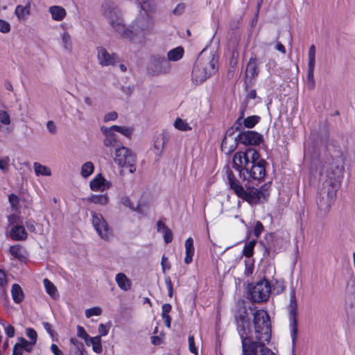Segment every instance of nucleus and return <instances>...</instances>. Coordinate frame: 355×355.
<instances>
[{
	"label": "nucleus",
	"instance_id": "nucleus-1",
	"mask_svg": "<svg viewBox=\"0 0 355 355\" xmlns=\"http://www.w3.org/2000/svg\"><path fill=\"white\" fill-rule=\"evenodd\" d=\"M237 331L242 343L243 355H275L266 345L271 338V323L268 313L257 310L253 314L252 330L244 315L236 318Z\"/></svg>",
	"mask_w": 355,
	"mask_h": 355
},
{
	"label": "nucleus",
	"instance_id": "nucleus-2",
	"mask_svg": "<svg viewBox=\"0 0 355 355\" xmlns=\"http://www.w3.org/2000/svg\"><path fill=\"white\" fill-rule=\"evenodd\" d=\"M102 14L111 27L123 37L133 40L132 31L126 27L118 8L111 1L102 4Z\"/></svg>",
	"mask_w": 355,
	"mask_h": 355
},
{
	"label": "nucleus",
	"instance_id": "nucleus-3",
	"mask_svg": "<svg viewBox=\"0 0 355 355\" xmlns=\"http://www.w3.org/2000/svg\"><path fill=\"white\" fill-rule=\"evenodd\" d=\"M227 180L230 188L234 191L236 195L248 202L250 205H254L266 202L263 198L264 194L259 192L258 189L254 187H248L245 189L230 171H227Z\"/></svg>",
	"mask_w": 355,
	"mask_h": 355
},
{
	"label": "nucleus",
	"instance_id": "nucleus-4",
	"mask_svg": "<svg viewBox=\"0 0 355 355\" xmlns=\"http://www.w3.org/2000/svg\"><path fill=\"white\" fill-rule=\"evenodd\" d=\"M217 61L213 55H200L198 58L192 71V80L199 85L216 71Z\"/></svg>",
	"mask_w": 355,
	"mask_h": 355
},
{
	"label": "nucleus",
	"instance_id": "nucleus-5",
	"mask_svg": "<svg viewBox=\"0 0 355 355\" xmlns=\"http://www.w3.org/2000/svg\"><path fill=\"white\" fill-rule=\"evenodd\" d=\"M344 157L338 152L335 157L327 163L325 171V179L322 183L327 187L334 186L338 189L343 178Z\"/></svg>",
	"mask_w": 355,
	"mask_h": 355
},
{
	"label": "nucleus",
	"instance_id": "nucleus-6",
	"mask_svg": "<svg viewBox=\"0 0 355 355\" xmlns=\"http://www.w3.org/2000/svg\"><path fill=\"white\" fill-rule=\"evenodd\" d=\"M152 8L149 10H144L141 6V9L144 11V13H141L140 15L135 21L132 28H129L132 31V35L134 36L133 40H130L132 42H137V37L139 40H142L146 33L149 32L153 27L154 21L152 17L150 15L154 8V3L150 0Z\"/></svg>",
	"mask_w": 355,
	"mask_h": 355
},
{
	"label": "nucleus",
	"instance_id": "nucleus-7",
	"mask_svg": "<svg viewBox=\"0 0 355 355\" xmlns=\"http://www.w3.org/2000/svg\"><path fill=\"white\" fill-rule=\"evenodd\" d=\"M338 189L334 186L327 187L322 183L318 190L316 202L320 211L326 214L330 209L331 205L336 196Z\"/></svg>",
	"mask_w": 355,
	"mask_h": 355
},
{
	"label": "nucleus",
	"instance_id": "nucleus-8",
	"mask_svg": "<svg viewBox=\"0 0 355 355\" xmlns=\"http://www.w3.org/2000/svg\"><path fill=\"white\" fill-rule=\"evenodd\" d=\"M114 154V162L119 166L129 167V171L132 173L136 171V156L130 149L123 146H119L115 148Z\"/></svg>",
	"mask_w": 355,
	"mask_h": 355
},
{
	"label": "nucleus",
	"instance_id": "nucleus-9",
	"mask_svg": "<svg viewBox=\"0 0 355 355\" xmlns=\"http://www.w3.org/2000/svg\"><path fill=\"white\" fill-rule=\"evenodd\" d=\"M266 161L261 159L255 163L250 164L243 171H241V178L248 181L251 180L260 181L263 180L266 176Z\"/></svg>",
	"mask_w": 355,
	"mask_h": 355
},
{
	"label": "nucleus",
	"instance_id": "nucleus-10",
	"mask_svg": "<svg viewBox=\"0 0 355 355\" xmlns=\"http://www.w3.org/2000/svg\"><path fill=\"white\" fill-rule=\"evenodd\" d=\"M290 325L293 345H295L297 337V303L296 300L295 289L292 287L290 292V303L288 305Z\"/></svg>",
	"mask_w": 355,
	"mask_h": 355
},
{
	"label": "nucleus",
	"instance_id": "nucleus-11",
	"mask_svg": "<svg viewBox=\"0 0 355 355\" xmlns=\"http://www.w3.org/2000/svg\"><path fill=\"white\" fill-rule=\"evenodd\" d=\"M270 289V282L263 279L250 289V298L255 302H265L269 297Z\"/></svg>",
	"mask_w": 355,
	"mask_h": 355
},
{
	"label": "nucleus",
	"instance_id": "nucleus-12",
	"mask_svg": "<svg viewBox=\"0 0 355 355\" xmlns=\"http://www.w3.org/2000/svg\"><path fill=\"white\" fill-rule=\"evenodd\" d=\"M171 70V64L164 57L156 55L152 57L148 71L152 76H157L159 74H166L169 73Z\"/></svg>",
	"mask_w": 355,
	"mask_h": 355
},
{
	"label": "nucleus",
	"instance_id": "nucleus-13",
	"mask_svg": "<svg viewBox=\"0 0 355 355\" xmlns=\"http://www.w3.org/2000/svg\"><path fill=\"white\" fill-rule=\"evenodd\" d=\"M315 65V47L311 45L308 52V69L306 73V85L309 89L315 87L314 69Z\"/></svg>",
	"mask_w": 355,
	"mask_h": 355
},
{
	"label": "nucleus",
	"instance_id": "nucleus-14",
	"mask_svg": "<svg viewBox=\"0 0 355 355\" xmlns=\"http://www.w3.org/2000/svg\"><path fill=\"white\" fill-rule=\"evenodd\" d=\"M92 224L96 231L102 239H108L110 231L107 222L101 214H92Z\"/></svg>",
	"mask_w": 355,
	"mask_h": 355
},
{
	"label": "nucleus",
	"instance_id": "nucleus-15",
	"mask_svg": "<svg viewBox=\"0 0 355 355\" xmlns=\"http://www.w3.org/2000/svg\"><path fill=\"white\" fill-rule=\"evenodd\" d=\"M240 143L245 146H257L263 141V136L255 131H244L237 135Z\"/></svg>",
	"mask_w": 355,
	"mask_h": 355
},
{
	"label": "nucleus",
	"instance_id": "nucleus-16",
	"mask_svg": "<svg viewBox=\"0 0 355 355\" xmlns=\"http://www.w3.org/2000/svg\"><path fill=\"white\" fill-rule=\"evenodd\" d=\"M97 50L98 62L102 67L113 66L117 62L118 58L114 53H110L104 47L98 46Z\"/></svg>",
	"mask_w": 355,
	"mask_h": 355
},
{
	"label": "nucleus",
	"instance_id": "nucleus-17",
	"mask_svg": "<svg viewBox=\"0 0 355 355\" xmlns=\"http://www.w3.org/2000/svg\"><path fill=\"white\" fill-rule=\"evenodd\" d=\"M250 162L248 161L244 152H237L234 154L233 157V167L239 172V176L241 177V171L243 170L248 166H250Z\"/></svg>",
	"mask_w": 355,
	"mask_h": 355
},
{
	"label": "nucleus",
	"instance_id": "nucleus-18",
	"mask_svg": "<svg viewBox=\"0 0 355 355\" xmlns=\"http://www.w3.org/2000/svg\"><path fill=\"white\" fill-rule=\"evenodd\" d=\"M10 236L14 241H25L28 238V233L22 225H15L11 228Z\"/></svg>",
	"mask_w": 355,
	"mask_h": 355
},
{
	"label": "nucleus",
	"instance_id": "nucleus-19",
	"mask_svg": "<svg viewBox=\"0 0 355 355\" xmlns=\"http://www.w3.org/2000/svg\"><path fill=\"white\" fill-rule=\"evenodd\" d=\"M101 131L105 135V139L103 141V144L107 147H119L121 146L119 145V141L117 139L116 135L114 133H112L109 131L107 128L102 127Z\"/></svg>",
	"mask_w": 355,
	"mask_h": 355
},
{
	"label": "nucleus",
	"instance_id": "nucleus-20",
	"mask_svg": "<svg viewBox=\"0 0 355 355\" xmlns=\"http://www.w3.org/2000/svg\"><path fill=\"white\" fill-rule=\"evenodd\" d=\"M259 70L258 63L255 58H251L246 66L245 76L249 78H254L259 74Z\"/></svg>",
	"mask_w": 355,
	"mask_h": 355
},
{
	"label": "nucleus",
	"instance_id": "nucleus-21",
	"mask_svg": "<svg viewBox=\"0 0 355 355\" xmlns=\"http://www.w3.org/2000/svg\"><path fill=\"white\" fill-rule=\"evenodd\" d=\"M49 12L55 21H62L67 15L65 9L59 6H53L49 8Z\"/></svg>",
	"mask_w": 355,
	"mask_h": 355
},
{
	"label": "nucleus",
	"instance_id": "nucleus-22",
	"mask_svg": "<svg viewBox=\"0 0 355 355\" xmlns=\"http://www.w3.org/2000/svg\"><path fill=\"white\" fill-rule=\"evenodd\" d=\"M186 257L184 258V262L187 264L190 263L193 260V256L194 254V247L193 240L191 237L188 238L184 243Z\"/></svg>",
	"mask_w": 355,
	"mask_h": 355
},
{
	"label": "nucleus",
	"instance_id": "nucleus-23",
	"mask_svg": "<svg viewBox=\"0 0 355 355\" xmlns=\"http://www.w3.org/2000/svg\"><path fill=\"white\" fill-rule=\"evenodd\" d=\"M242 118H243V116L241 115L236 121L234 125L227 130L224 138H227L228 139H230V140L235 139L237 141V144H239V139H237V136L234 137V135L235 131L239 130L240 129V127L242 125V121H241Z\"/></svg>",
	"mask_w": 355,
	"mask_h": 355
},
{
	"label": "nucleus",
	"instance_id": "nucleus-24",
	"mask_svg": "<svg viewBox=\"0 0 355 355\" xmlns=\"http://www.w3.org/2000/svg\"><path fill=\"white\" fill-rule=\"evenodd\" d=\"M168 140V137L163 133L160 134L154 142V148L156 150L155 153L160 155L162 153V150Z\"/></svg>",
	"mask_w": 355,
	"mask_h": 355
},
{
	"label": "nucleus",
	"instance_id": "nucleus-25",
	"mask_svg": "<svg viewBox=\"0 0 355 355\" xmlns=\"http://www.w3.org/2000/svg\"><path fill=\"white\" fill-rule=\"evenodd\" d=\"M116 282L119 286V287L123 291H128L130 289L131 284L130 279L127 277V276L122 273H118L116 275Z\"/></svg>",
	"mask_w": 355,
	"mask_h": 355
},
{
	"label": "nucleus",
	"instance_id": "nucleus-26",
	"mask_svg": "<svg viewBox=\"0 0 355 355\" xmlns=\"http://www.w3.org/2000/svg\"><path fill=\"white\" fill-rule=\"evenodd\" d=\"M238 144L235 139H228L223 138L221 143V150L226 154H230L233 152L237 147Z\"/></svg>",
	"mask_w": 355,
	"mask_h": 355
},
{
	"label": "nucleus",
	"instance_id": "nucleus-27",
	"mask_svg": "<svg viewBox=\"0 0 355 355\" xmlns=\"http://www.w3.org/2000/svg\"><path fill=\"white\" fill-rule=\"evenodd\" d=\"M11 294L14 302L17 304L21 303L24 299V294L22 288L17 284H14L12 286Z\"/></svg>",
	"mask_w": 355,
	"mask_h": 355
},
{
	"label": "nucleus",
	"instance_id": "nucleus-28",
	"mask_svg": "<svg viewBox=\"0 0 355 355\" xmlns=\"http://www.w3.org/2000/svg\"><path fill=\"white\" fill-rule=\"evenodd\" d=\"M105 179L101 173L98 174L89 183L90 189L92 191H97L101 190L104 185Z\"/></svg>",
	"mask_w": 355,
	"mask_h": 355
},
{
	"label": "nucleus",
	"instance_id": "nucleus-29",
	"mask_svg": "<svg viewBox=\"0 0 355 355\" xmlns=\"http://www.w3.org/2000/svg\"><path fill=\"white\" fill-rule=\"evenodd\" d=\"M184 54V49L181 46L176 47L168 52V60L169 61H178L182 58Z\"/></svg>",
	"mask_w": 355,
	"mask_h": 355
},
{
	"label": "nucleus",
	"instance_id": "nucleus-30",
	"mask_svg": "<svg viewBox=\"0 0 355 355\" xmlns=\"http://www.w3.org/2000/svg\"><path fill=\"white\" fill-rule=\"evenodd\" d=\"M15 14L19 20L25 19L30 15V6L18 5L15 10Z\"/></svg>",
	"mask_w": 355,
	"mask_h": 355
},
{
	"label": "nucleus",
	"instance_id": "nucleus-31",
	"mask_svg": "<svg viewBox=\"0 0 355 355\" xmlns=\"http://www.w3.org/2000/svg\"><path fill=\"white\" fill-rule=\"evenodd\" d=\"M33 168L35 170V174L39 175H43V176H50L51 175V169L44 165H42L41 164L38 162H35L33 164Z\"/></svg>",
	"mask_w": 355,
	"mask_h": 355
},
{
	"label": "nucleus",
	"instance_id": "nucleus-32",
	"mask_svg": "<svg viewBox=\"0 0 355 355\" xmlns=\"http://www.w3.org/2000/svg\"><path fill=\"white\" fill-rule=\"evenodd\" d=\"M244 154L248 161L250 162V164L255 163L261 159L259 153L254 148H248L245 152H244Z\"/></svg>",
	"mask_w": 355,
	"mask_h": 355
},
{
	"label": "nucleus",
	"instance_id": "nucleus-33",
	"mask_svg": "<svg viewBox=\"0 0 355 355\" xmlns=\"http://www.w3.org/2000/svg\"><path fill=\"white\" fill-rule=\"evenodd\" d=\"M109 198L107 195H92L87 198V201L94 204L105 205L107 204Z\"/></svg>",
	"mask_w": 355,
	"mask_h": 355
},
{
	"label": "nucleus",
	"instance_id": "nucleus-34",
	"mask_svg": "<svg viewBox=\"0 0 355 355\" xmlns=\"http://www.w3.org/2000/svg\"><path fill=\"white\" fill-rule=\"evenodd\" d=\"M94 171V165L92 162H87L81 167L80 174L84 178L89 177Z\"/></svg>",
	"mask_w": 355,
	"mask_h": 355
},
{
	"label": "nucleus",
	"instance_id": "nucleus-35",
	"mask_svg": "<svg viewBox=\"0 0 355 355\" xmlns=\"http://www.w3.org/2000/svg\"><path fill=\"white\" fill-rule=\"evenodd\" d=\"M91 344L92 345L93 350L100 354L103 351L102 345H101V336H95L92 338H89L88 340V344Z\"/></svg>",
	"mask_w": 355,
	"mask_h": 355
},
{
	"label": "nucleus",
	"instance_id": "nucleus-36",
	"mask_svg": "<svg viewBox=\"0 0 355 355\" xmlns=\"http://www.w3.org/2000/svg\"><path fill=\"white\" fill-rule=\"evenodd\" d=\"M43 283L46 293L51 297H54L57 295V289L54 284L48 279H44Z\"/></svg>",
	"mask_w": 355,
	"mask_h": 355
},
{
	"label": "nucleus",
	"instance_id": "nucleus-37",
	"mask_svg": "<svg viewBox=\"0 0 355 355\" xmlns=\"http://www.w3.org/2000/svg\"><path fill=\"white\" fill-rule=\"evenodd\" d=\"M255 244L256 241L254 240L250 241L248 243H247L243 248V254L248 258L252 257L254 254V248Z\"/></svg>",
	"mask_w": 355,
	"mask_h": 355
},
{
	"label": "nucleus",
	"instance_id": "nucleus-38",
	"mask_svg": "<svg viewBox=\"0 0 355 355\" xmlns=\"http://www.w3.org/2000/svg\"><path fill=\"white\" fill-rule=\"evenodd\" d=\"M259 120H260V116H257V115H253V116H248L247 118H245L243 120V123L245 128H252L253 127H254V125L256 124H257L259 123Z\"/></svg>",
	"mask_w": 355,
	"mask_h": 355
},
{
	"label": "nucleus",
	"instance_id": "nucleus-39",
	"mask_svg": "<svg viewBox=\"0 0 355 355\" xmlns=\"http://www.w3.org/2000/svg\"><path fill=\"white\" fill-rule=\"evenodd\" d=\"M19 343H16V345H19V347L22 349H24L25 351L28 352H31L33 349V346L35 345V343H33L31 341H28L25 338L21 337L19 338Z\"/></svg>",
	"mask_w": 355,
	"mask_h": 355
},
{
	"label": "nucleus",
	"instance_id": "nucleus-40",
	"mask_svg": "<svg viewBox=\"0 0 355 355\" xmlns=\"http://www.w3.org/2000/svg\"><path fill=\"white\" fill-rule=\"evenodd\" d=\"M9 251L12 256L19 260H21L24 258V255L21 252V246L19 245H11Z\"/></svg>",
	"mask_w": 355,
	"mask_h": 355
},
{
	"label": "nucleus",
	"instance_id": "nucleus-41",
	"mask_svg": "<svg viewBox=\"0 0 355 355\" xmlns=\"http://www.w3.org/2000/svg\"><path fill=\"white\" fill-rule=\"evenodd\" d=\"M174 125L177 129L182 131H187L191 130V128L189 126V125L180 118L176 119L174 123Z\"/></svg>",
	"mask_w": 355,
	"mask_h": 355
},
{
	"label": "nucleus",
	"instance_id": "nucleus-42",
	"mask_svg": "<svg viewBox=\"0 0 355 355\" xmlns=\"http://www.w3.org/2000/svg\"><path fill=\"white\" fill-rule=\"evenodd\" d=\"M102 314V309L98 306H94L85 310V316L89 318L93 315H101Z\"/></svg>",
	"mask_w": 355,
	"mask_h": 355
},
{
	"label": "nucleus",
	"instance_id": "nucleus-43",
	"mask_svg": "<svg viewBox=\"0 0 355 355\" xmlns=\"http://www.w3.org/2000/svg\"><path fill=\"white\" fill-rule=\"evenodd\" d=\"M62 40L64 45V48L67 50H71L72 46L71 40L70 35L64 32L62 35Z\"/></svg>",
	"mask_w": 355,
	"mask_h": 355
},
{
	"label": "nucleus",
	"instance_id": "nucleus-44",
	"mask_svg": "<svg viewBox=\"0 0 355 355\" xmlns=\"http://www.w3.org/2000/svg\"><path fill=\"white\" fill-rule=\"evenodd\" d=\"M11 26L8 21L0 19V32L2 33H8L10 31Z\"/></svg>",
	"mask_w": 355,
	"mask_h": 355
},
{
	"label": "nucleus",
	"instance_id": "nucleus-45",
	"mask_svg": "<svg viewBox=\"0 0 355 355\" xmlns=\"http://www.w3.org/2000/svg\"><path fill=\"white\" fill-rule=\"evenodd\" d=\"M77 335L78 337L84 339L86 343L88 344L89 336L83 327L79 325L77 327Z\"/></svg>",
	"mask_w": 355,
	"mask_h": 355
},
{
	"label": "nucleus",
	"instance_id": "nucleus-46",
	"mask_svg": "<svg viewBox=\"0 0 355 355\" xmlns=\"http://www.w3.org/2000/svg\"><path fill=\"white\" fill-rule=\"evenodd\" d=\"M0 122L3 125H9L10 123V116L4 110H0Z\"/></svg>",
	"mask_w": 355,
	"mask_h": 355
},
{
	"label": "nucleus",
	"instance_id": "nucleus-47",
	"mask_svg": "<svg viewBox=\"0 0 355 355\" xmlns=\"http://www.w3.org/2000/svg\"><path fill=\"white\" fill-rule=\"evenodd\" d=\"M189 351L194 354L195 355H198V349L196 348L195 345V340L193 336L189 335Z\"/></svg>",
	"mask_w": 355,
	"mask_h": 355
},
{
	"label": "nucleus",
	"instance_id": "nucleus-48",
	"mask_svg": "<svg viewBox=\"0 0 355 355\" xmlns=\"http://www.w3.org/2000/svg\"><path fill=\"white\" fill-rule=\"evenodd\" d=\"M26 333V336L31 339V341L35 344L37 338V332L32 328H28Z\"/></svg>",
	"mask_w": 355,
	"mask_h": 355
},
{
	"label": "nucleus",
	"instance_id": "nucleus-49",
	"mask_svg": "<svg viewBox=\"0 0 355 355\" xmlns=\"http://www.w3.org/2000/svg\"><path fill=\"white\" fill-rule=\"evenodd\" d=\"M164 239L166 243H169L173 240V232L168 227L163 230Z\"/></svg>",
	"mask_w": 355,
	"mask_h": 355
},
{
	"label": "nucleus",
	"instance_id": "nucleus-50",
	"mask_svg": "<svg viewBox=\"0 0 355 355\" xmlns=\"http://www.w3.org/2000/svg\"><path fill=\"white\" fill-rule=\"evenodd\" d=\"M70 343L71 347L69 349H84V344L76 338H71L70 339Z\"/></svg>",
	"mask_w": 355,
	"mask_h": 355
},
{
	"label": "nucleus",
	"instance_id": "nucleus-51",
	"mask_svg": "<svg viewBox=\"0 0 355 355\" xmlns=\"http://www.w3.org/2000/svg\"><path fill=\"white\" fill-rule=\"evenodd\" d=\"M270 186V182L266 183L264 185H263L261 187H260V189H258L259 192H261L263 194H264L263 196V200H265V201L267 200V198L269 196L268 191H269Z\"/></svg>",
	"mask_w": 355,
	"mask_h": 355
},
{
	"label": "nucleus",
	"instance_id": "nucleus-52",
	"mask_svg": "<svg viewBox=\"0 0 355 355\" xmlns=\"http://www.w3.org/2000/svg\"><path fill=\"white\" fill-rule=\"evenodd\" d=\"M263 224L260 221H257L256 223V224H255V226H254V230H253L254 235L257 238H259L260 234L263 232Z\"/></svg>",
	"mask_w": 355,
	"mask_h": 355
},
{
	"label": "nucleus",
	"instance_id": "nucleus-53",
	"mask_svg": "<svg viewBox=\"0 0 355 355\" xmlns=\"http://www.w3.org/2000/svg\"><path fill=\"white\" fill-rule=\"evenodd\" d=\"M119 132L121 133L126 137H130L131 135H132L133 129L125 126H121Z\"/></svg>",
	"mask_w": 355,
	"mask_h": 355
},
{
	"label": "nucleus",
	"instance_id": "nucleus-54",
	"mask_svg": "<svg viewBox=\"0 0 355 355\" xmlns=\"http://www.w3.org/2000/svg\"><path fill=\"white\" fill-rule=\"evenodd\" d=\"M46 128L48 131L52 135H55L57 132V126L53 121H49L46 123Z\"/></svg>",
	"mask_w": 355,
	"mask_h": 355
},
{
	"label": "nucleus",
	"instance_id": "nucleus-55",
	"mask_svg": "<svg viewBox=\"0 0 355 355\" xmlns=\"http://www.w3.org/2000/svg\"><path fill=\"white\" fill-rule=\"evenodd\" d=\"M118 114L116 112H111L110 113L106 114L104 116L103 121L105 122H107L110 121H114L117 119Z\"/></svg>",
	"mask_w": 355,
	"mask_h": 355
},
{
	"label": "nucleus",
	"instance_id": "nucleus-56",
	"mask_svg": "<svg viewBox=\"0 0 355 355\" xmlns=\"http://www.w3.org/2000/svg\"><path fill=\"white\" fill-rule=\"evenodd\" d=\"M121 202L124 206L129 207L132 210H135V207H132L131 200L129 197H128V196L122 197L121 199Z\"/></svg>",
	"mask_w": 355,
	"mask_h": 355
},
{
	"label": "nucleus",
	"instance_id": "nucleus-57",
	"mask_svg": "<svg viewBox=\"0 0 355 355\" xmlns=\"http://www.w3.org/2000/svg\"><path fill=\"white\" fill-rule=\"evenodd\" d=\"M139 4L144 10H149L152 8L150 0H138Z\"/></svg>",
	"mask_w": 355,
	"mask_h": 355
},
{
	"label": "nucleus",
	"instance_id": "nucleus-58",
	"mask_svg": "<svg viewBox=\"0 0 355 355\" xmlns=\"http://www.w3.org/2000/svg\"><path fill=\"white\" fill-rule=\"evenodd\" d=\"M10 159L7 157L5 159H0V169L6 171H8Z\"/></svg>",
	"mask_w": 355,
	"mask_h": 355
},
{
	"label": "nucleus",
	"instance_id": "nucleus-59",
	"mask_svg": "<svg viewBox=\"0 0 355 355\" xmlns=\"http://www.w3.org/2000/svg\"><path fill=\"white\" fill-rule=\"evenodd\" d=\"M8 200L11 206L13 207H16L19 204V198L13 193L9 195Z\"/></svg>",
	"mask_w": 355,
	"mask_h": 355
},
{
	"label": "nucleus",
	"instance_id": "nucleus-60",
	"mask_svg": "<svg viewBox=\"0 0 355 355\" xmlns=\"http://www.w3.org/2000/svg\"><path fill=\"white\" fill-rule=\"evenodd\" d=\"M98 333L100 335L98 336H106L108 334V328L106 325L103 324H100L98 326Z\"/></svg>",
	"mask_w": 355,
	"mask_h": 355
},
{
	"label": "nucleus",
	"instance_id": "nucleus-61",
	"mask_svg": "<svg viewBox=\"0 0 355 355\" xmlns=\"http://www.w3.org/2000/svg\"><path fill=\"white\" fill-rule=\"evenodd\" d=\"M6 334L9 338L15 336V328L12 325H8L5 328Z\"/></svg>",
	"mask_w": 355,
	"mask_h": 355
},
{
	"label": "nucleus",
	"instance_id": "nucleus-62",
	"mask_svg": "<svg viewBox=\"0 0 355 355\" xmlns=\"http://www.w3.org/2000/svg\"><path fill=\"white\" fill-rule=\"evenodd\" d=\"M184 8H185L184 4L180 3L173 10V13L175 15H179L183 12Z\"/></svg>",
	"mask_w": 355,
	"mask_h": 355
},
{
	"label": "nucleus",
	"instance_id": "nucleus-63",
	"mask_svg": "<svg viewBox=\"0 0 355 355\" xmlns=\"http://www.w3.org/2000/svg\"><path fill=\"white\" fill-rule=\"evenodd\" d=\"M69 355H85L83 349H69Z\"/></svg>",
	"mask_w": 355,
	"mask_h": 355
},
{
	"label": "nucleus",
	"instance_id": "nucleus-64",
	"mask_svg": "<svg viewBox=\"0 0 355 355\" xmlns=\"http://www.w3.org/2000/svg\"><path fill=\"white\" fill-rule=\"evenodd\" d=\"M51 350L54 355H62V352L58 348V347L55 344L51 345Z\"/></svg>",
	"mask_w": 355,
	"mask_h": 355
}]
</instances>
